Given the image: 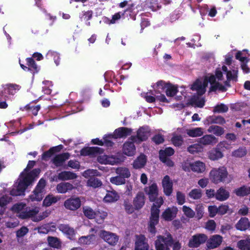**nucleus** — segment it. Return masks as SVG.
Wrapping results in <instances>:
<instances>
[{
  "instance_id": "42",
  "label": "nucleus",
  "mask_w": 250,
  "mask_h": 250,
  "mask_svg": "<svg viewBox=\"0 0 250 250\" xmlns=\"http://www.w3.org/2000/svg\"><path fill=\"white\" fill-rule=\"evenodd\" d=\"M174 150L171 147H166L164 150L161 149L159 150V157H168L174 154Z\"/></svg>"
},
{
  "instance_id": "5",
  "label": "nucleus",
  "mask_w": 250,
  "mask_h": 250,
  "mask_svg": "<svg viewBox=\"0 0 250 250\" xmlns=\"http://www.w3.org/2000/svg\"><path fill=\"white\" fill-rule=\"evenodd\" d=\"M160 209H150V216L148 224V231L153 235L156 232V225L159 221Z\"/></svg>"
},
{
  "instance_id": "29",
  "label": "nucleus",
  "mask_w": 250,
  "mask_h": 250,
  "mask_svg": "<svg viewBox=\"0 0 250 250\" xmlns=\"http://www.w3.org/2000/svg\"><path fill=\"white\" fill-rule=\"evenodd\" d=\"M77 177V175L75 173L69 171H62L58 174V178L62 181H67L69 180H73Z\"/></svg>"
},
{
  "instance_id": "44",
  "label": "nucleus",
  "mask_w": 250,
  "mask_h": 250,
  "mask_svg": "<svg viewBox=\"0 0 250 250\" xmlns=\"http://www.w3.org/2000/svg\"><path fill=\"white\" fill-rule=\"evenodd\" d=\"M203 129L201 127H196L188 129V136L191 137H200L203 134Z\"/></svg>"
},
{
  "instance_id": "56",
  "label": "nucleus",
  "mask_w": 250,
  "mask_h": 250,
  "mask_svg": "<svg viewBox=\"0 0 250 250\" xmlns=\"http://www.w3.org/2000/svg\"><path fill=\"white\" fill-rule=\"evenodd\" d=\"M57 202V198L52 195H48L43 200V204L46 207H49L52 204L55 203Z\"/></svg>"
},
{
  "instance_id": "48",
  "label": "nucleus",
  "mask_w": 250,
  "mask_h": 250,
  "mask_svg": "<svg viewBox=\"0 0 250 250\" xmlns=\"http://www.w3.org/2000/svg\"><path fill=\"white\" fill-rule=\"evenodd\" d=\"M123 206L125 212L128 214H131L135 210V207L132 205L128 199L124 200Z\"/></svg>"
},
{
  "instance_id": "18",
  "label": "nucleus",
  "mask_w": 250,
  "mask_h": 250,
  "mask_svg": "<svg viewBox=\"0 0 250 250\" xmlns=\"http://www.w3.org/2000/svg\"><path fill=\"white\" fill-rule=\"evenodd\" d=\"M135 142L126 141L125 142L123 146V152L124 154L127 156H133L136 152V147L134 144Z\"/></svg>"
},
{
  "instance_id": "7",
  "label": "nucleus",
  "mask_w": 250,
  "mask_h": 250,
  "mask_svg": "<svg viewBox=\"0 0 250 250\" xmlns=\"http://www.w3.org/2000/svg\"><path fill=\"white\" fill-rule=\"evenodd\" d=\"M172 239L166 238V236L161 235L157 236V239L154 242L156 250H170V246Z\"/></svg>"
},
{
  "instance_id": "54",
  "label": "nucleus",
  "mask_w": 250,
  "mask_h": 250,
  "mask_svg": "<svg viewBox=\"0 0 250 250\" xmlns=\"http://www.w3.org/2000/svg\"><path fill=\"white\" fill-rule=\"evenodd\" d=\"M146 5L152 11H156L161 8V6L159 5L157 0H147Z\"/></svg>"
},
{
  "instance_id": "27",
  "label": "nucleus",
  "mask_w": 250,
  "mask_h": 250,
  "mask_svg": "<svg viewBox=\"0 0 250 250\" xmlns=\"http://www.w3.org/2000/svg\"><path fill=\"white\" fill-rule=\"evenodd\" d=\"M218 141V140L212 135H205L200 138V143L205 146L214 145Z\"/></svg>"
},
{
  "instance_id": "26",
  "label": "nucleus",
  "mask_w": 250,
  "mask_h": 250,
  "mask_svg": "<svg viewBox=\"0 0 250 250\" xmlns=\"http://www.w3.org/2000/svg\"><path fill=\"white\" fill-rule=\"evenodd\" d=\"M146 156L144 154H141L133 161V167L135 169L142 168L146 166Z\"/></svg>"
},
{
  "instance_id": "8",
  "label": "nucleus",
  "mask_w": 250,
  "mask_h": 250,
  "mask_svg": "<svg viewBox=\"0 0 250 250\" xmlns=\"http://www.w3.org/2000/svg\"><path fill=\"white\" fill-rule=\"evenodd\" d=\"M208 236L203 233H198L192 236L188 242V247L198 248L201 245L207 243Z\"/></svg>"
},
{
  "instance_id": "61",
  "label": "nucleus",
  "mask_w": 250,
  "mask_h": 250,
  "mask_svg": "<svg viewBox=\"0 0 250 250\" xmlns=\"http://www.w3.org/2000/svg\"><path fill=\"white\" fill-rule=\"evenodd\" d=\"M188 196L194 199H199L202 197V192L200 189H192L189 193Z\"/></svg>"
},
{
  "instance_id": "22",
  "label": "nucleus",
  "mask_w": 250,
  "mask_h": 250,
  "mask_svg": "<svg viewBox=\"0 0 250 250\" xmlns=\"http://www.w3.org/2000/svg\"><path fill=\"white\" fill-rule=\"evenodd\" d=\"M75 188V187L72 184L68 182H61L56 186L57 192L61 194L69 192Z\"/></svg>"
},
{
  "instance_id": "36",
  "label": "nucleus",
  "mask_w": 250,
  "mask_h": 250,
  "mask_svg": "<svg viewBox=\"0 0 250 250\" xmlns=\"http://www.w3.org/2000/svg\"><path fill=\"white\" fill-rule=\"evenodd\" d=\"M223 157V154L222 151L217 147L210 151L208 153V157L211 160H217L222 158Z\"/></svg>"
},
{
  "instance_id": "43",
  "label": "nucleus",
  "mask_w": 250,
  "mask_h": 250,
  "mask_svg": "<svg viewBox=\"0 0 250 250\" xmlns=\"http://www.w3.org/2000/svg\"><path fill=\"white\" fill-rule=\"evenodd\" d=\"M201 84L202 81L200 79H197L191 85L190 88L192 90H196L198 95H203L204 93L201 91L202 90L201 89L202 88Z\"/></svg>"
},
{
  "instance_id": "2",
  "label": "nucleus",
  "mask_w": 250,
  "mask_h": 250,
  "mask_svg": "<svg viewBox=\"0 0 250 250\" xmlns=\"http://www.w3.org/2000/svg\"><path fill=\"white\" fill-rule=\"evenodd\" d=\"M229 177L227 167L225 166H221L218 168H213L209 174L210 181L215 185L221 183H229L231 180Z\"/></svg>"
},
{
  "instance_id": "39",
  "label": "nucleus",
  "mask_w": 250,
  "mask_h": 250,
  "mask_svg": "<svg viewBox=\"0 0 250 250\" xmlns=\"http://www.w3.org/2000/svg\"><path fill=\"white\" fill-rule=\"evenodd\" d=\"M208 132H213L217 136H220L224 133V129L220 126L212 125L209 127L208 129Z\"/></svg>"
},
{
  "instance_id": "14",
  "label": "nucleus",
  "mask_w": 250,
  "mask_h": 250,
  "mask_svg": "<svg viewBox=\"0 0 250 250\" xmlns=\"http://www.w3.org/2000/svg\"><path fill=\"white\" fill-rule=\"evenodd\" d=\"M104 149L97 146L84 147L80 151V154L82 156H95L98 154L103 153Z\"/></svg>"
},
{
  "instance_id": "21",
  "label": "nucleus",
  "mask_w": 250,
  "mask_h": 250,
  "mask_svg": "<svg viewBox=\"0 0 250 250\" xmlns=\"http://www.w3.org/2000/svg\"><path fill=\"white\" fill-rule=\"evenodd\" d=\"M226 123V120L221 116H209L207 117L205 121H204V124L205 125H209L211 124H219L220 125H223Z\"/></svg>"
},
{
  "instance_id": "1",
  "label": "nucleus",
  "mask_w": 250,
  "mask_h": 250,
  "mask_svg": "<svg viewBox=\"0 0 250 250\" xmlns=\"http://www.w3.org/2000/svg\"><path fill=\"white\" fill-rule=\"evenodd\" d=\"M41 172L40 168H35L24 174L21 179L16 188H12L10 191V194L13 196L24 195L26 188L32 186Z\"/></svg>"
},
{
  "instance_id": "47",
  "label": "nucleus",
  "mask_w": 250,
  "mask_h": 250,
  "mask_svg": "<svg viewBox=\"0 0 250 250\" xmlns=\"http://www.w3.org/2000/svg\"><path fill=\"white\" fill-rule=\"evenodd\" d=\"M88 185L94 188H99L102 185L101 181L95 177H91L87 181Z\"/></svg>"
},
{
  "instance_id": "11",
  "label": "nucleus",
  "mask_w": 250,
  "mask_h": 250,
  "mask_svg": "<svg viewBox=\"0 0 250 250\" xmlns=\"http://www.w3.org/2000/svg\"><path fill=\"white\" fill-rule=\"evenodd\" d=\"M101 237L110 245H115L119 240V237L115 233L105 230H102L100 233Z\"/></svg>"
},
{
  "instance_id": "51",
  "label": "nucleus",
  "mask_w": 250,
  "mask_h": 250,
  "mask_svg": "<svg viewBox=\"0 0 250 250\" xmlns=\"http://www.w3.org/2000/svg\"><path fill=\"white\" fill-rule=\"evenodd\" d=\"M166 238H171L172 239L171 244L170 247H172L173 250H180L181 248V245L179 241H175L170 233H167L166 235Z\"/></svg>"
},
{
  "instance_id": "25",
  "label": "nucleus",
  "mask_w": 250,
  "mask_h": 250,
  "mask_svg": "<svg viewBox=\"0 0 250 250\" xmlns=\"http://www.w3.org/2000/svg\"><path fill=\"white\" fill-rule=\"evenodd\" d=\"M58 228L59 230L66 235L68 238L70 239L75 235V230L74 228L70 227L68 224H60Z\"/></svg>"
},
{
  "instance_id": "24",
  "label": "nucleus",
  "mask_w": 250,
  "mask_h": 250,
  "mask_svg": "<svg viewBox=\"0 0 250 250\" xmlns=\"http://www.w3.org/2000/svg\"><path fill=\"white\" fill-rule=\"evenodd\" d=\"M230 196L229 192L225 187H221L216 191V199L219 201H225Z\"/></svg>"
},
{
  "instance_id": "55",
  "label": "nucleus",
  "mask_w": 250,
  "mask_h": 250,
  "mask_svg": "<svg viewBox=\"0 0 250 250\" xmlns=\"http://www.w3.org/2000/svg\"><path fill=\"white\" fill-rule=\"evenodd\" d=\"M26 110L31 112L34 116H37L40 109H41L40 105H37L36 106L31 105L30 104H27L25 106Z\"/></svg>"
},
{
  "instance_id": "52",
  "label": "nucleus",
  "mask_w": 250,
  "mask_h": 250,
  "mask_svg": "<svg viewBox=\"0 0 250 250\" xmlns=\"http://www.w3.org/2000/svg\"><path fill=\"white\" fill-rule=\"evenodd\" d=\"M247 149L245 147H240L233 151L232 155L235 157L241 158L245 156L247 154Z\"/></svg>"
},
{
  "instance_id": "31",
  "label": "nucleus",
  "mask_w": 250,
  "mask_h": 250,
  "mask_svg": "<svg viewBox=\"0 0 250 250\" xmlns=\"http://www.w3.org/2000/svg\"><path fill=\"white\" fill-rule=\"evenodd\" d=\"M48 245L53 248L60 249L62 247V242L57 237L49 236L47 238Z\"/></svg>"
},
{
  "instance_id": "40",
  "label": "nucleus",
  "mask_w": 250,
  "mask_h": 250,
  "mask_svg": "<svg viewBox=\"0 0 250 250\" xmlns=\"http://www.w3.org/2000/svg\"><path fill=\"white\" fill-rule=\"evenodd\" d=\"M84 215L89 219H94L96 215V211H94L91 208L85 206L83 208Z\"/></svg>"
},
{
  "instance_id": "57",
  "label": "nucleus",
  "mask_w": 250,
  "mask_h": 250,
  "mask_svg": "<svg viewBox=\"0 0 250 250\" xmlns=\"http://www.w3.org/2000/svg\"><path fill=\"white\" fill-rule=\"evenodd\" d=\"M228 107L223 104H217L213 108L214 113H224L228 111Z\"/></svg>"
},
{
  "instance_id": "45",
  "label": "nucleus",
  "mask_w": 250,
  "mask_h": 250,
  "mask_svg": "<svg viewBox=\"0 0 250 250\" xmlns=\"http://www.w3.org/2000/svg\"><path fill=\"white\" fill-rule=\"evenodd\" d=\"M203 148L199 144H195L188 146V152L192 154H196L203 151Z\"/></svg>"
},
{
  "instance_id": "17",
  "label": "nucleus",
  "mask_w": 250,
  "mask_h": 250,
  "mask_svg": "<svg viewBox=\"0 0 250 250\" xmlns=\"http://www.w3.org/2000/svg\"><path fill=\"white\" fill-rule=\"evenodd\" d=\"M146 197L143 192H139L136 195L133 200V204L135 210H139L144 206Z\"/></svg>"
},
{
  "instance_id": "33",
  "label": "nucleus",
  "mask_w": 250,
  "mask_h": 250,
  "mask_svg": "<svg viewBox=\"0 0 250 250\" xmlns=\"http://www.w3.org/2000/svg\"><path fill=\"white\" fill-rule=\"evenodd\" d=\"M167 84L168 83H166L163 80H159L152 86L155 93H161L165 89L166 90V88L168 85Z\"/></svg>"
},
{
  "instance_id": "3",
  "label": "nucleus",
  "mask_w": 250,
  "mask_h": 250,
  "mask_svg": "<svg viewBox=\"0 0 250 250\" xmlns=\"http://www.w3.org/2000/svg\"><path fill=\"white\" fill-rule=\"evenodd\" d=\"M39 212V210L37 208L30 209L29 207H26L25 210L20 212L18 217L22 219L31 218L33 221L37 222L43 220L47 216L45 212H42V214L37 216V214Z\"/></svg>"
},
{
  "instance_id": "15",
  "label": "nucleus",
  "mask_w": 250,
  "mask_h": 250,
  "mask_svg": "<svg viewBox=\"0 0 250 250\" xmlns=\"http://www.w3.org/2000/svg\"><path fill=\"white\" fill-rule=\"evenodd\" d=\"M162 185L164 194L167 196H170L173 191V182L168 175L164 177Z\"/></svg>"
},
{
  "instance_id": "13",
  "label": "nucleus",
  "mask_w": 250,
  "mask_h": 250,
  "mask_svg": "<svg viewBox=\"0 0 250 250\" xmlns=\"http://www.w3.org/2000/svg\"><path fill=\"white\" fill-rule=\"evenodd\" d=\"M223 241V237L218 234L211 236L207 241L206 246L207 250L214 249L218 248L221 244Z\"/></svg>"
},
{
  "instance_id": "63",
  "label": "nucleus",
  "mask_w": 250,
  "mask_h": 250,
  "mask_svg": "<svg viewBox=\"0 0 250 250\" xmlns=\"http://www.w3.org/2000/svg\"><path fill=\"white\" fill-rule=\"evenodd\" d=\"M28 229L26 227L23 226L16 231V236L18 238L23 237L28 232Z\"/></svg>"
},
{
  "instance_id": "49",
  "label": "nucleus",
  "mask_w": 250,
  "mask_h": 250,
  "mask_svg": "<svg viewBox=\"0 0 250 250\" xmlns=\"http://www.w3.org/2000/svg\"><path fill=\"white\" fill-rule=\"evenodd\" d=\"M116 172L119 176L124 177L125 179L130 176V172L129 169L126 167H119L117 169Z\"/></svg>"
},
{
  "instance_id": "53",
  "label": "nucleus",
  "mask_w": 250,
  "mask_h": 250,
  "mask_svg": "<svg viewBox=\"0 0 250 250\" xmlns=\"http://www.w3.org/2000/svg\"><path fill=\"white\" fill-rule=\"evenodd\" d=\"M93 17V11L92 10H88L87 11H83L82 14L79 16L81 21L84 20L88 21L91 20Z\"/></svg>"
},
{
  "instance_id": "62",
  "label": "nucleus",
  "mask_w": 250,
  "mask_h": 250,
  "mask_svg": "<svg viewBox=\"0 0 250 250\" xmlns=\"http://www.w3.org/2000/svg\"><path fill=\"white\" fill-rule=\"evenodd\" d=\"M196 211V214L195 215V218L197 220H200L201 219L203 216L204 214V207L202 204H198L196 206L195 208Z\"/></svg>"
},
{
  "instance_id": "20",
  "label": "nucleus",
  "mask_w": 250,
  "mask_h": 250,
  "mask_svg": "<svg viewBox=\"0 0 250 250\" xmlns=\"http://www.w3.org/2000/svg\"><path fill=\"white\" fill-rule=\"evenodd\" d=\"M202 95H193L188 99V105H191L194 107L200 108L203 107L205 105V100L204 98H201Z\"/></svg>"
},
{
  "instance_id": "9",
  "label": "nucleus",
  "mask_w": 250,
  "mask_h": 250,
  "mask_svg": "<svg viewBox=\"0 0 250 250\" xmlns=\"http://www.w3.org/2000/svg\"><path fill=\"white\" fill-rule=\"evenodd\" d=\"M135 237V250H149L147 239L144 235H136Z\"/></svg>"
},
{
  "instance_id": "41",
  "label": "nucleus",
  "mask_w": 250,
  "mask_h": 250,
  "mask_svg": "<svg viewBox=\"0 0 250 250\" xmlns=\"http://www.w3.org/2000/svg\"><path fill=\"white\" fill-rule=\"evenodd\" d=\"M237 247L241 250H250V239L239 241L237 243Z\"/></svg>"
},
{
  "instance_id": "12",
  "label": "nucleus",
  "mask_w": 250,
  "mask_h": 250,
  "mask_svg": "<svg viewBox=\"0 0 250 250\" xmlns=\"http://www.w3.org/2000/svg\"><path fill=\"white\" fill-rule=\"evenodd\" d=\"M144 191L148 195L150 202H154L158 197V189L155 183H153L148 187H145Z\"/></svg>"
},
{
  "instance_id": "50",
  "label": "nucleus",
  "mask_w": 250,
  "mask_h": 250,
  "mask_svg": "<svg viewBox=\"0 0 250 250\" xmlns=\"http://www.w3.org/2000/svg\"><path fill=\"white\" fill-rule=\"evenodd\" d=\"M113 138L114 139L113 134H105L103 137L104 145L107 147L113 146L114 144L111 141Z\"/></svg>"
},
{
  "instance_id": "28",
  "label": "nucleus",
  "mask_w": 250,
  "mask_h": 250,
  "mask_svg": "<svg viewBox=\"0 0 250 250\" xmlns=\"http://www.w3.org/2000/svg\"><path fill=\"white\" fill-rule=\"evenodd\" d=\"M189 167L193 171L197 173H202L206 169L205 164L200 161H196L194 163L189 164Z\"/></svg>"
},
{
  "instance_id": "59",
  "label": "nucleus",
  "mask_w": 250,
  "mask_h": 250,
  "mask_svg": "<svg viewBox=\"0 0 250 250\" xmlns=\"http://www.w3.org/2000/svg\"><path fill=\"white\" fill-rule=\"evenodd\" d=\"M151 140L156 145L163 144L165 141L164 136L160 133L156 134L151 138Z\"/></svg>"
},
{
  "instance_id": "58",
  "label": "nucleus",
  "mask_w": 250,
  "mask_h": 250,
  "mask_svg": "<svg viewBox=\"0 0 250 250\" xmlns=\"http://www.w3.org/2000/svg\"><path fill=\"white\" fill-rule=\"evenodd\" d=\"M110 182L116 185H121L125 184V180L121 176H117L110 178Z\"/></svg>"
},
{
  "instance_id": "23",
  "label": "nucleus",
  "mask_w": 250,
  "mask_h": 250,
  "mask_svg": "<svg viewBox=\"0 0 250 250\" xmlns=\"http://www.w3.org/2000/svg\"><path fill=\"white\" fill-rule=\"evenodd\" d=\"M70 156V155L68 152L58 154L53 159V163L57 167H61L66 160L69 158Z\"/></svg>"
},
{
  "instance_id": "46",
  "label": "nucleus",
  "mask_w": 250,
  "mask_h": 250,
  "mask_svg": "<svg viewBox=\"0 0 250 250\" xmlns=\"http://www.w3.org/2000/svg\"><path fill=\"white\" fill-rule=\"evenodd\" d=\"M46 58L47 59H53L57 65H58L60 63V56L59 54L56 52L49 51L46 55Z\"/></svg>"
},
{
  "instance_id": "60",
  "label": "nucleus",
  "mask_w": 250,
  "mask_h": 250,
  "mask_svg": "<svg viewBox=\"0 0 250 250\" xmlns=\"http://www.w3.org/2000/svg\"><path fill=\"white\" fill-rule=\"evenodd\" d=\"M171 140L173 145L176 146H180L183 143V139L181 135L173 136Z\"/></svg>"
},
{
  "instance_id": "10",
  "label": "nucleus",
  "mask_w": 250,
  "mask_h": 250,
  "mask_svg": "<svg viewBox=\"0 0 250 250\" xmlns=\"http://www.w3.org/2000/svg\"><path fill=\"white\" fill-rule=\"evenodd\" d=\"M81 201L79 197H70L66 200L64 202V206L68 210L75 211L80 208Z\"/></svg>"
},
{
  "instance_id": "4",
  "label": "nucleus",
  "mask_w": 250,
  "mask_h": 250,
  "mask_svg": "<svg viewBox=\"0 0 250 250\" xmlns=\"http://www.w3.org/2000/svg\"><path fill=\"white\" fill-rule=\"evenodd\" d=\"M46 184V181L43 178H41L39 180L33 191V194L29 196L32 201H41L42 200Z\"/></svg>"
},
{
  "instance_id": "16",
  "label": "nucleus",
  "mask_w": 250,
  "mask_h": 250,
  "mask_svg": "<svg viewBox=\"0 0 250 250\" xmlns=\"http://www.w3.org/2000/svg\"><path fill=\"white\" fill-rule=\"evenodd\" d=\"M178 212V208L174 206L172 208H167L162 213V217L166 221H170L173 220L176 216Z\"/></svg>"
},
{
  "instance_id": "38",
  "label": "nucleus",
  "mask_w": 250,
  "mask_h": 250,
  "mask_svg": "<svg viewBox=\"0 0 250 250\" xmlns=\"http://www.w3.org/2000/svg\"><path fill=\"white\" fill-rule=\"evenodd\" d=\"M168 85L166 90V93L168 97H173L176 95L178 90V86L173 85L169 82H168Z\"/></svg>"
},
{
  "instance_id": "19",
  "label": "nucleus",
  "mask_w": 250,
  "mask_h": 250,
  "mask_svg": "<svg viewBox=\"0 0 250 250\" xmlns=\"http://www.w3.org/2000/svg\"><path fill=\"white\" fill-rule=\"evenodd\" d=\"M132 132L131 128L121 127L116 129L113 132L114 139L122 138L130 135Z\"/></svg>"
},
{
  "instance_id": "64",
  "label": "nucleus",
  "mask_w": 250,
  "mask_h": 250,
  "mask_svg": "<svg viewBox=\"0 0 250 250\" xmlns=\"http://www.w3.org/2000/svg\"><path fill=\"white\" fill-rule=\"evenodd\" d=\"M155 203L153 204L152 206L151 207V209H160V208L164 203V200L162 197L157 198L156 200L154 201Z\"/></svg>"
},
{
  "instance_id": "32",
  "label": "nucleus",
  "mask_w": 250,
  "mask_h": 250,
  "mask_svg": "<svg viewBox=\"0 0 250 250\" xmlns=\"http://www.w3.org/2000/svg\"><path fill=\"white\" fill-rule=\"evenodd\" d=\"M118 194L115 191H108L104 200L106 203H112L118 201L119 199Z\"/></svg>"
},
{
  "instance_id": "35",
  "label": "nucleus",
  "mask_w": 250,
  "mask_h": 250,
  "mask_svg": "<svg viewBox=\"0 0 250 250\" xmlns=\"http://www.w3.org/2000/svg\"><path fill=\"white\" fill-rule=\"evenodd\" d=\"M27 65L28 67V71H31L32 73L34 74L38 73L39 68L37 66L34 59L32 57L27 58L26 59Z\"/></svg>"
},
{
  "instance_id": "37",
  "label": "nucleus",
  "mask_w": 250,
  "mask_h": 250,
  "mask_svg": "<svg viewBox=\"0 0 250 250\" xmlns=\"http://www.w3.org/2000/svg\"><path fill=\"white\" fill-rule=\"evenodd\" d=\"M108 213L106 211L98 209L96 211L95 219L97 223L102 224L104 222V219L107 216Z\"/></svg>"
},
{
  "instance_id": "6",
  "label": "nucleus",
  "mask_w": 250,
  "mask_h": 250,
  "mask_svg": "<svg viewBox=\"0 0 250 250\" xmlns=\"http://www.w3.org/2000/svg\"><path fill=\"white\" fill-rule=\"evenodd\" d=\"M150 132L148 127L141 126L137 131L136 135L131 136L129 139L133 142L139 143L144 142L147 140L150 135Z\"/></svg>"
},
{
  "instance_id": "30",
  "label": "nucleus",
  "mask_w": 250,
  "mask_h": 250,
  "mask_svg": "<svg viewBox=\"0 0 250 250\" xmlns=\"http://www.w3.org/2000/svg\"><path fill=\"white\" fill-rule=\"evenodd\" d=\"M250 226V223L248 218L242 217L235 225L237 229L244 231Z\"/></svg>"
},
{
  "instance_id": "34",
  "label": "nucleus",
  "mask_w": 250,
  "mask_h": 250,
  "mask_svg": "<svg viewBox=\"0 0 250 250\" xmlns=\"http://www.w3.org/2000/svg\"><path fill=\"white\" fill-rule=\"evenodd\" d=\"M235 193L237 196L244 197L250 194V187L244 185L240 188H236L234 190Z\"/></svg>"
}]
</instances>
